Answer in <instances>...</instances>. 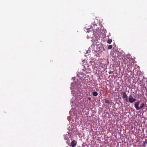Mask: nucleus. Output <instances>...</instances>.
Listing matches in <instances>:
<instances>
[{"instance_id":"f257e3e1","label":"nucleus","mask_w":147,"mask_h":147,"mask_svg":"<svg viewBox=\"0 0 147 147\" xmlns=\"http://www.w3.org/2000/svg\"><path fill=\"white\" fill-rule=\"evenodd\" d=\"M140 104V101H138L136 102L134 104V107L137 110H139L142 109L144 107L145 105H146V104L145 105L144 103H143L141 104L140 107H139V105Z\"/></svg>"},{"instance_id":"f03ea898","label":"nucleus","mask_w":147,"mask_h":147,"mask_svg":"<svg viewBox=\"0 0 147 147\" xmlns=\"http://www.w3.org/2000/svg\"><path fill=\"white\" fill-rule=\"evenodd\" d=\"M121 94L122 95V97L123 99H124L128 97L126 94V93L125 92H122L121 93Z\"/></svg>"},{"instance_id":"7ed1b4c3","label":"nucleus","mask_w":147,"mask_h":147,"mask_svg":"<svg viewBox=\"0 0 147 147\" xmlns=\"http://www.w3.org/2000/svg\"><path fill=\"white\" fill-rule=\"evenodd\" d=\"M133 96L131 95H130L128 98L129 102L132 103H133Z\"/></svg>"},{"instance_id":"20e7f679","label":"nucleus","mask_w":147,"mask_h":147,"mask_svg":"<svg viewBox=\"0 0 147 147\" xmlns=\"http://www.w3.org/2000/svg\"><path fill=\"white\" fill-rule=\"evenodd\" d=\"M77 144V142L75 140H73L71 142V146L72 147L76 146Z\"/></svg>"},{"instance_id":"39448f33","label":"nucleus","mask_w":147,"mask_h":147,"mask_svg":"<svg viewBox=\"0 0 147 147\" xmlns=\"http://www.w3.org/2000/svg\"><path fill=\"white\" fill-rule=\"evenodd\" d=\"M92 94L94 96H97L98 94V93L96 92H95V91H94V92H92Z\"/></svg>"},{"instance_id":"423d86ee","label":"nucleus","mask_w":147,"mask_h":147,"mask_svg":"<svg viewBox=\"0 0 147 147\" xmlns=\"http://www.w3.org/2000/svg\"><path fill=\"white\" fill-rule=\"evenodd\" d=\"M143 145L145 146V145L147 144V139L146 140H145L143 142Z\"/></svg>"},{"instance_id":"0eeeda50","label":"nucleus","mask_w":147,"mask_h":147,"mask_svg":"<svg viewBox=\"0 0 147 147\" xmlns=\"http://www.w3.org/2000/svg\"><path fill=\"white\" fill-rule=\"evenodd\" d=\"M112 42V40L111 39H109L107 41V43L109 44H110Z\"/></svg>"},{"instance_id":"6e6552de","label":"nucleus","mask_w":147,"mask_h":147,"mask_svg":"<svg viewBox=\"0 0 147 147\" xmlns=\"http://www.w3.org/2000/svg\"><path fill=\"white\" fill-rule=\"evenodd\" d=\"M112 47L113 46L112 45H110L108 46V48L109 49H111L112 48Z\"/></svg>"},{"instance_id":"1a4fd4ad","label":"nucleus","mask_w":147,"mask_h":147,"mask_svg":"<svg viewBox=\"0 0 147 147\" xmlns=\"http://www.w3.org/2000/svg\"><path fill=\"white\" fill-rule=\"evenodd\" d=\"M105 102L106 103L109 104V101L108 100H106L105 101Z\"/></svg>"},{"instance_id":"9d476101","label":"nucleus","mask_w":147,"mask_h":147,"mask_svg":"<svg viewBox=\"0 0 147 147\" xmlns=\"http://www.w3.org/2000/svg\"><path fill=\"white\" fill-rule=\"evenodd\" d=\"M125 101L127 102H129V101H128V99L127 98H125Z\"/></svg>"},{"instance_id":"9b49d317","label":"nucleus","mask_w":147,"mask_h":147,"mask_svg":"<svg viewBox=\"0 0 147 147\" xmlns=\"http://www.w3.org/2000/svg\"><path fill=\"white\" fill-rule=\"evenodd\" d=\"M109 74H113V71H109Z\"/></svg>"},{"instance_id":"f8f14e48","label":"nucleus","mask_w":147,"mask_h":147,"mask_svg":"<svg viewBox=\"0 0 147 147\" xmlns=\"http://www.w3.org/2000/svg\"><path fill=\"white\" fill-rule=\"evenodd\" d=\"M136 100V99L134 98H133V103Z\"/></svg>"},{"instance_id":"ddd939ff","label":"nucleus","mask_w":147,"mask_h":147,"mask_svg":"<svg viewBox=\"0 0 147 147\" xmlns=\"http://www.w3.org/2000/svg\"><path fill=\"white\" fill-rule=\"evenodd\" d=\"M88 99L89 100H90L91 99V97H88Z\"/></svg>"},{"instance_id":"4468645a","label":"nucleus","mask_w":147,"mask_h":147,"mask_svg":"<svg viewBox=\"0 0 147 147\" xmlns=\"http://www.w3.org/2000/svg\"><path fill=\"white\" fill-rule=\"evenodd\" d=\"M147 91H146V94L147 95Z\"/></svg>"}]
</instances>
